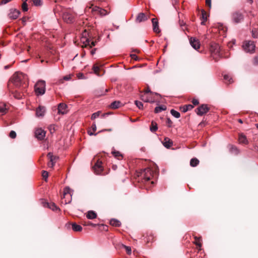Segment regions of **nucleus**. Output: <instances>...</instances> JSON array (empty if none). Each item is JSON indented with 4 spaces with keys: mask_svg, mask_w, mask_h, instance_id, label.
Here are the masks:
<instances>
[{
    "mask_svg": "<svg viewBox=\"0 0 258 258\" xmlns=\"http://www.w3.org/2000/svg\"><path fill=\"white\" fill-rule=\"evenodd\" d=\"M28 84L27 76L22 73L17 72L10 78L8 83V88L9 91H12L15 88L23 90L28 86Z\"/></svg>",
    "mask_w": 258,
    "mask_h": 258,
    "instance_id": "f257e3e1",
    "label": "nucleus"
},
{
    "mask_svg": "<svg viewBox=\"0 0 258 258\" xmlns=\"http://www.w3.org/2000/svg\"><path fill=\"white\" fill-rule=\"evenodd\" d=\"M100 41V37L97 38L93 37L91 33L85 29L82 33L81 41L84 44L82 47H88L89 49L95 46L97 42Z\"/></svg>",
    "mask_w": 258,
    "mask_h": 258,
    "instance_id": "f03ea898",
    "label": "nucleus"
},
{
    "mask_svg": "<svg viewBox=\"0 0 258 258\" xmlns=\"http://www.w3.org/2000/svg\"><path fill=\"white\" fill-rule=\"evenodd\" d=\"M154 176V171L150 168H147L141 170L139 173L138 176L141 177L142 182L146 183L150 180ZM138 181H140V178H139Z\"/></svg>",
    "mask_w": 258,
    "mask_h": 258,
    "instance_id": "7ed1b4c3",
    "label": "nucleus"
},
{
    "mask_svg": "<svg viewBox=\"0 0 258 258\" xmlns=\"http://www.w3.org/2000/svg\"><path fill=\"white\" fill-rule=\"evenodd\" d=\"M34 91L37 96L42 95L45 92V82L43 80L38 81L34 86Z\"/></svg>",
    "mask_w": 258,
    "mask_h": 258,
    "instance_id": "20e7f679",
    "label": "nucleus"
},
{
    "mask_svg": "<svg viewBox=\"0 0 258 258\" xmlns=\"http://www.w3.org/2000/svg\"><path fill=\"white\" fill-rule=\"evenodd\" d=\"M61 198L62 200H64V201H62V203H64L65 205L71 202L72 200V194L71 193V189L69 187H66L63 189V194Z\"/></svg>",
    "mask_w": 258,
    "mask_h": 258,
    "instance_id": "39448f33",
    "label": "nucleus"
},
{
    "mask_svg": "<svg viewBox=\"0 0 258 258\" xmlns=\"http://www.w3.org/2000/svg\"><path fill=\"white\" fill-rule=\"evenodd\" d=\"M244 20V16L243 14L239 11H236L232 14V20L235 24L241 23Z\"/></svg>",
    "mask_w": 258,
    "mask_h": 258,
    "instance_id": "423d86ee",
    "label": "nucleus"
},
{
    "mask_svg": "<svg viewBox=\"0 0 258 258\" xmlns=\"http://www.w3.org/2000/svg\"><path fill=\"white\" fill-rule=\"evenodd\" d=\"M75 14L70 11L67 10L63 12L62 15L63 20L67 23H71L73 22Z\"/></svg>",
    "mask_w": 258,
    "mask_h": 258,
    "instance_id": "0eeeda50",
    "label": "nucleus"
},
{
    "mask_svg": "<svg viewBox=\"0 0 258 258\" xmlns=\"http://www.w3.org/2000/svg\"><path fill=\"white\" fill-rule=\"evenodd\" d=\"M210 51L212 53L216 54L219 56H222L221 48L220 46L217 43H212L210 45Z\"/></svg>",
    "mask_w": 258,
    "mask_h": 258,
    "instance_id": "6e6552de",
    "label": "nucleus"
},
{
    "mask_svg": "<svg viewBox=\"0 0 258 258\" xmlns=\"http://www.w3.org/2000/svg\"><path fill=\"white\" fill-rule=\"evenodd\" d=\"M87 8L88 9H91V11L92 12L99 14L101 16H104L107 14V12L105 10L102 9L97 6L93 7V5H91L90 6H88Z\"/></svg>",
    "mask_w": 258,
    "mask_h": 258,
    "instance_id": "1a4fd4ad",
    "label": "nucleus"
},
{
    "mask_svg": "<svg viewBox=\"0 0 258 258\" xmlns=\"http://www.w3.org/2000/svg\"><path fill=\"white\" fill-rule=\"evenodd\" d=\"M102 162L99 159L96 160L95 165L93 167L95 173L96 174H101L103 171V167L102 166Z\"/></svg>",
    "mask_w": 258,
    "mask_h": 258,
    "instance_id": "9d476101",
    "label": "nucleus"
},
{
    "mask_svg": "<svg viewBox=\"0 0 258 258\" xmlns=\"http://www.w3.org/2000/svg\"><path fill=\"white\" fill-rule=\"evenodd\" d=\"M42 204H43L44 207H47L50 209H51L53 211H60V209L54 203H48L46 201L43 200L42 201Z\"/></svg>",
    "mask_w": 258,
    "mask_h": 258,
    "instance_id": "9b49d317",
    "label": "nucleus"
},
{
    "mask_svg": "<svg viewBox=\"0 0 258 258\" xmlns=\"http://www.w3.org/2000/svg\"><path fill=\"white\" fill-rule=\"evenodd\" d=\"M209 110V108L207 105L202 104L197 109V113L199 115H203Z\"/></svg>",
    "mask_w": 258,
    "mask_h": 258,
    "instance_id": "f8f14e48",
    "label": "nucleus"
},
{
    "mask_svg": "<svg viewBox=\"0 0 258 258\" xmlns=\"http://www.w3.org/2000/svg\"><path fill=\"white\" fill-rule=\"evenodd\" d=\"M243 47L246 52H252L254 50L255 45L253 42L249 41L243 45Z\"/></svg>",
    "mask_w": 258,
    "mask_h": 258,
    "instance_id": "ddd939ff",
    "label": "nucleus"
},
{
    "mask_svg": "<svg viewBox=\"0 0 258 258\" xmlns=\"http://www.w3.org/2000/svg\"><path fill=\"white\" fill-rule=\"evenodd\" d=\"M45 112V108L44 106H39L36 109V116L37 117H43Z\"/></svg>",
    "mask_w": 258,
    "mask_h": 258,
    "instance_id": "4468645a",
    "label": "nucleus"
},
{
    "mask_svg": "<svg viewBox=\"0 0 258 258\" xmlns=\"http://www.w3.org/2000/svg\"><path fill=\"white\" fill-rule=\"evenodd\" d=\"M20 13V12L19 10L16 9H11L10 10V13L8 14V16L9 18L11 19H16L18 17Z\"/></svg>",
    "mask_w": 258,
    "mask_h": 258,
    "instance_id": "2eb2a0df",
    "label": "nucleus"
},
{
    "mask_svg": "<svg viewBox=\"0 0 258 258\" xmlns=\"http://www.w3.org/2000/svg\"><path fill=\"white\" fill-rule=\"evenodd\" d=\"M189 42L191 46L196 50H198L200 48V43L198 39L196 38L191 37L189 40Z\"/></svg>",
    "mask_w": 258,
    "mask_h": 258,
    "instance_id": "dca6fc26",
    "label": "nucleus"
},
{
    "mask_svg": "<svg viewBox=\"0 0 258 258\" xmlns=\"http://www.w3.org/2000/svg\"><path fill=\"white\" fill-rule=\"evenodd\" d=\"M149 16H147L145 13H140L137 16L136 19V22L137 23H141L144 22L149 19Z\"/></svg>",
    "mask_w": 258,
    "mask_h": 258,
    "instance_id": "f3484780",
    "label": "nucleus"
},
{
    "mask_svg": "<svg viewBox=\"0 0 258 258\" xmlns=\"http://www.w3.org/2000/svg\"><path fill=\"white\" fill-rule=\"evenodd\" d=\"M35 137L39 140H44L45 137L46 132L44 130H36Z\"/></svg>",
    "mask_w": 258,
    "mask_h": 258,
    "instance_id": "a211bd4d",
    "label": "nucleus"
},
{
    "mask_svg": "<svg viewBox=\"0 0 258 258\" xmlns=\"http://www.w3.org/2000/svg\"><path fill=\"white\" fill-rule=\"evenodd\" d=\"M67 105L63 103H61L59 104V105L58 106V112L59 114H64L66 113L67 112Z\"/></svg>",
    "mask_w": 258,
    "mask_h": 258,
    "instance_id": "6ab92c4d",
    "label": "nucleus"
},
{
    "mask_svg": "<svg viewBox=\"0 0 258 258\" xmlns=\"http://www.w3.org/2000/svg\"><path fill=\"white\" fill-rule=\"evenodd\" d=\"M154 241V236L153 234L151 233H147V236L145 237V241L146 244H148L150 242H152Z\"/></svg>",
    "mask_w": 258,
    "mask_h": 258,
    "instance_id": "aec40b11",
    "label": "nucleus"
},
{
    "mask_svg": "<svg viewBox=\"0 0 258 258\" xmlns=\"http://www.w3.org/2000/svg\"><path fill=\"white\" fill-rule=\"evenodd\" d=\"M152 22L153 24V31L156 33H159L160 30L158 26V22L157 19L153 18L152 19Z\"/></svg>",
    "mask_w": 258,
    "mask_h": 258,
    "instance_id": "412c9836",
    "label": "nucleus"
},
{
    "mask_svg": "<svg viewBox=\"0 0 258 258\" xmlns=\"http://www.w3.org/2000/svg\"><path fill=\"white\" fill-rule=\"evenodd\" d=\"M108 114L109 113H102L101 111H98L92 114L91 116V119L94 120L96 118L99 117L100 116H101L102 117H104L106 114Z\"/></svg>",
    "mask_w": 258,
    "mask_h": 258,
    "instance_id": "4be33fe9",
    "label": "nucleus"
},
{
    "mask_svg": "<svg viewBox=\"0 0 258 258\" xmlns=\"http://www.w3.org/2000/svg\"><path fill=\"white\" fill-rule=\"evenodd\" d=\"M162 142L164 147L167 148H170L172 145V141L168 138H164V140Z\"/></svg>",
    "mask_w": 258,
    "mask_h": 258,
    "instance_id": "5701e85b",
    "label": "nucleus"
},
{
    "mask_svg": "<svg viewBox=\"0 0 258 258\" xmlns=\"http://www.w3.org/2000/svg\"><path fill=\"white\" fill-rule=\"evenodd\" d=\"M238 141L239 143L241 144H246L248 143L246 136L243 134H239Z\"/></svg>",
    "mask_w": 258,
    "mask_h": 258,
    "instance_id": "b1692460",
    "label": "nucleus"
},
{
    "mask_svg": "<svg viewBox=\"0 0 258 258\" xmlns=\"http://www.w3.org/2000/svg\"><path fill=\"white\" fill-rule=\"evenodd\" d=\"M97 216V214L93 211H89L86 214V217L89 219H95Z\"/></svg>",
    "mask_w": 258,
    "mask_h": 258,
    "instance_id": "393cba45",
    "label": "nucleus"
},
{
    "mask_svg": "<svg viewBox=\"0 0 258 258\" xmlns=\"http://www.w3.org/2000/svg\"><path fill=\"white\" fill-rule=\"evenodd\" d=\"M8 108L6 104L0 105V116L6 114Z\"/></svg>",
    "mask_w": 258,
    "mask_h": 258,
    "instance_id": "a878e982",
    "label": "nucleus"
},
{
    "mask_svg": "<svg viewBox=\"0 0 258 258\" xmlns=\"http://www.w3.org/2000/svg\"><path fill=\"white\" fill-rule=\"evenodd\" d=\"M194 108V106L191 104L185 105L180 107L181 111L185 112L188 110H191Z\"/></svg>",
    "mask_w": 258,
    "mask_h": 258,
    "instance_id": "bb28decb",
    "label": "nucleus"
},
{
    "mask_svg": "<svg viewBox=\"0 0 258 258\" xmlns=\"http://www.w3.org/2000/svg\"><path fill=\"white\" fill-rule=\"evenodd\" d=\"M70 225H72V229L74 231L79 232L82 230V227L80 225L77 224L76 223H72V224H70Z\"/></svg>",
    "mask_w": 258,
    "mask_h": 258,
    "instance_id": "cd10ccee",
    "label": "nucleus"
},
{
    "mask_svg": "<svg viewBox=\"0 0 258 258\" xmlns=\"http://www.w3.org/2000/svg\"><path fill=\"white\" fill-rule=\"evenodd\" d=\"M109 223L111 225L114 227H120L121 225V222L116 219H111L110 220Z\"/></svg>",
    "mask_w": 258,
    "mask_h": 258,
    "instance_id": "c85d7f7f",
    "label": "nucleus"
},
{
    "mask_svg": "<svg viewBox=\"0 0 258 258\" xmlns=\"http://www.w3.org/2000/svg\"><path fill=\"white\" fill-rule=\"evenodd\" d=\"M111 153L117 159L121 160L123 158V155L119 151H112Z\"/></svg>",
    "mask_w": 258,
    "mask_h": 258,
    "instance_id": "c756f323",
    "label": "nucleus"
},
{
    "mask_svg": "<svg viewBox=\"0 0 258 258\" xmlns=\"http://www.w3.org/2000/svg\"><path fill=\"white\" fill-rule=\"evenodd\" d=\"M229 151L231 153H232L234 155H237L238 154L239 151L235 146H234L233 145H229Z\"/></svg>",
    "mask_w": 258,
    "mask_h": 258,
    "instance_id": "7c9ffc66",
    "label": "nucleus"
},
{
    "mask_svg": "<svg viewBox=\"0 0 258 258\" xmlns=\"http://www.w3.org/2000/svg\"><path fill=\"white\" fill-rule=\"evenodd\" d=\"M121 102L119 101H115L111 103L110 107L112 109H116L119 107Z\"/></svg>",
    "mask_w": 258,
    "mask_h": 258,
    "instance_id": "2f4dec72",
    "label": "nucleus"
},
{
    "mask_svg": "<svg viewBox=\"0 0 258 258\" xmlns=\"http://www.w3.org/2000/svg\"><path fill=\"white\" fill-rule=\"evenodd\" d=\"M48 156L50 159V161L48 163V165L50 167H52L53 166L54 163L55 162L56 157H53L50 153L48 154Z\"/></svg>",
    "mask_w": 258,
    "mask_h": 258,
    "instance_id": "473e14b6",
    "label": "nucleus"
},
{
    "mask_svg": "<svg viewBox=\"0 0 258 258\" xmlns=\"http://www.w3.org/2000/svg\"><path fill=\"white\" fill-rule=\"evenodd\" d=\"M93 70L94 73L97 76H101L102 75V74H100V69L96 64H94L93 67Z\"/></svg>",
    "mask_w": 258,
    "mask_h": 258,
    "instance_id": "72a5a7b5",
    "label": "nucleus"
},
{
    "mask_svg": "<svg viewBox=\"0 0 258 258\" xmlns=\"http://www.w3.org/2000/svg\"><path fill=\"white\" fill-rule=\"evenodd\" d=\"M199 164V160L196 158H194L190 160V165L192 167H196Z\"/></svg>",
    "mask_w": 258,
    "mask_h": 258,
    "instance_id": "f704fd0d",
    "label": "nucleus"
},
{
    "mask_svg": "<svg viewBox=\"0 0 258 258\" xmlns=\"http://www.w3.org/2000/svg\"><path fill=\"white\" fill-rule=\"evenodd\" d=\"M13 94V96L16 99H20L22 98V95L19 93L17 90L14 91V89H12V91H10Z\"/></svg>",
    "mask_w": 258,
    "mask_h": 258,
    "instance_id": "c9c22d12",
    "label": "nucleus"
},
{
    "mask_svg": "<svg viewBox=\"0 0 258 258\" xmlns=\"http://www.w3.org/2000/svg\"><path fill=\"white\" fill-rule=\"evenodd\" d=\"M194 238L195 239V241L194 242L195 244L200 248L202 246V243L201 242V237H198L197 236H195Z\"/></svg>",
    "mask_w": 258,
    "mask_h": 258,
    "instance_id": "e433bc0d",
    "label": "nucleus"
},
{
    "mask_svg": "<svg viewBox=\"0 0 258 258\" xmlns=\"http://www.w3.org/2000/svg\"><path fill=\"white\" fill-rule=\"evenodd\" d=\"M166 109V107L164 105L156 107L155 109V113H159L162 111V110H165Z\"/></svg>",
    "mask_w": 258,
    "mask_h": 258,
    "instance_id": "4c0bfd02",
    "label": "nucleus"
},
{
    "mask_svg": "<svg viewBox=\"0 0 258 258\" xmlns=\"http://www.w3.org/2000/svg\"><path fill=\"white\" fill-rule=\"evenodd\" d=\"M121 247L124 248L125 250L126 253L128 255H130L132 253V248L130 246H126L125 245L122 244Z\"/></svg>",
    "mask_w": 258,
    "mask_h": 258,
    "instance_id": "58836bf2",
    "label": "nucleus"
},
{
    "mask_svg": "<svg viewBox=\"0 0 258 258\" xmlns=\"http://www.w3.org/2000/svg\"><path fill=\"white\" fill-rule=\"evenodd\" d=\"M201 18L203 19V21L201 22L202 25H205V22L207 20V16L206 12L204 10L202 11V17Z\"/></svg>",
    "mask_w": 258,
    "mask_h": 258,
    "instance_id": "ea45409f",
    "label": "nucleus"
},
{
    "mask_svg": "<svg viewBox=\"0 0 258 258\" xmlns=\"http://www.w3.org/2000/svg\"><path fill=\"white\" fill-rule=\"evenodd\" d=\"M43 5L42 0H33V5L36 7H40Z\"/></svg>",
    "mask_w": 258,
    "mask_h": 258,
    "instance_id": "a19ab883",
    "label": "nucleus"
},
{
    "mask_svg": "<svg viewBox=\"0 0 258 258\" xmlns=\"http://www.w3.org/2000/svg\"><path fill=\"white\" fill-rule=\"evenodd\" d=\"M170 113L173 116L177 118H179L180 116L179 112L174 109H171L170 111Z\"/></svg>",
    "mask_w": 258,
    "mask_h": 258,
    "instance_id": "79ce46f5",
    "label": "nucleus"
},
{
    "mask_svg": "<svg viewBox=\"0 0 258 258\" xmlns=\"http://www.w3.org/2000/svg\"><path fill=\"white\" fill-rule=\"evenodd\" d=\"M224 79L228 82L229 84L232 83L233 82L232 78L228 75H225L224 76Z\"/></svg>",
    "mask_w": 258,
    "mask_h": 258,
    "instance_id": "37998d69",
    "label": "nucleus"
},
{
    "mask_svg": "<svg viewBox=\"0 0 258 258\" xmlns=\"http://www.w3.org/2000/svg\"><path fill=\"white\" fill-rule=\"evenodd\" d=\"M27 1H24V2L23 3L22 5V9L24 12H26L28 11V5L26 3Z\"/></svg>",
    "mask_w": 258,
    "mask_h": 258,
    "instance_id": "c03bdc74",
    "label": "nucleus"
},
{
    "mask_svg": "<svg viewBox=\"0 0 258 258\" xmlns=\"http://www.w3.org/2000/svg\"><path fill=\"white\" fill-rule=\"evenodd\" d=\"M135 104L137 105V106L139 109H143V104L142 102L136 100V101H135Z\"/></svg>",
    "mask_w": 258,
    "mask_h": 258,
    "instance_id": "a18cd8bd",
    "label": "nucleus"
},
{
    "mask_svg": "<svg viewBox=\"0 0 258 258\" xmlns=\"http://www.w3.org/2000/svg\"><path fill=\"white\" fill-rule=\"evenodd\" d=\"M208 125H209V124H208L207 122L203 121V122H201L199 124L198 126L200 128L209 127Z\"/></svg>",
    "mask_w": 258,
    "mask_h": 258,
    "instance_id": "49530a36",
    "label": "nucleus"
},
{
    "mask_svg": "<svg viewBox=\"0 0 258 258\" xmlns=\"http://www.w3.org/2000/svg\"><path fill=\"white\" fill-rule=\"evenodd\" d=\"M150 129H158V126L156 122L152 121L150 127Z\"/></svg>",
    "mask_w": 258,
    "mask_h": 258,
    "instance_id": "de8ad7c7",
    "label": "nucleus"
},
{
    "mask_svg": "<svg viewBox=\"0 0 258 258\" xmlns=\"http://www.w3.org/2000/svg\"><path fill=\"white\" fill-rule=\"evenodd\" d=\"M42 176L43 177V178H44L45 180L46 181V179H47V178L48 177V172H47L46 171H44V170L42 171Z\"/></svg>",
    "mask_w": 258,
    "mask_h": 258,
    "instance_id": "09e8293b",
    "label": "nucleus"
},
{
    "mask_svg": "<svg viewBox=\"0 0 258 258\" xmlns=\"http://www.w3.org/2000/svg\"><path fill=\"white\" fill-rule=\"evenodd\" d=\"M141 98L142 100L145 102H154V100H150L149 98H148L147 97H145L144 95H142Z\"/></svg>",
    "mask_w": 258,
    "mask_h": 258,
    "instance_id": "8fccbe9b",
    "label": "nucleus"
},
{
    "mask_svg": "<svg viewBox=\"0 0 258 258\" xmlns=\"http://www.w3.org/2000/svg\"><path fill=\"white\" fill-rule=\"evenodd\" d=\"M9 136L10 138L12 139H14L16 137V133L15 131L12 130L9 134Z\"/></svg>",
    "mask_w": 258,
    "mask_h": 258,
    "instance_id": "3c124183",
    "label": "nucleus"
},
{
    "mask_svg": "<svg viewBox=\"0 0 258 258\" xmlns=\"http://www.w3.org/2000/svg\"><path fill=\"white\" fill-rule=\"evenodd\" d=\"M96 130H87V133L90 136H92L93 135H96L97 134H98L99 132H98L97 133H95V131Z\"/></svg>",
    "mask_w": 258,
    "mask_h": 258,
    "instance_id": "603ef678",
    "label": "nucleus"
},
{
    "mask_svg": "<svg viewBox=\"0 0 258 258\" xmlns=\"http://www.w3.org/2000/svg\"><path fill=\"white\" fill-rule=\"evenodd\" d=\"M211 1L212 0H206V5L209 7V9L211 8Z\"/></svg>",
    "mask_w": 258,
    "mask_h": 258,
    "instance_id": "864d4df0",
    "label": "nucleus"
},
{
    "mask_svg": "<svg viewBox=\"0 0 258 258\" xmlns=\"http://www.w3.org/2000/svg\"><path fill=\"white\" fill-rule=\"evenodd\" d=\"M166 123L167 124L168 127H172V122L169 118H167L166 120Z\"/></svg>",
    "mask_w": 258,
    "mask_h": 258,
    "instance_id": "5fc2aeb1",
    "label": "nucleus"
},
{
    "mask_svg": "<svg viewBox=\"0 0 258 258\" xmlns=\"http://www.w3.org/2000/svg\"><path fill=\"white\" fill-rule=\"evenodd\" d=\"M144 92L145 93H150L151 94H153L154 93H153L151 91L150 88L149 87H148L145 91H144Z\"/></svg>",
    "mask_w": 258,
    "mask_h": 258,
    "instance_id": "6e6d98bb",
    "label": "nucleus"
},
{
    "mask_svg": "<svg viewBox=\"0 0 258 258\" xmlns=\"http://www.w3.org/2000/svg\"><path fill=\"white\" fill-rule=\"evenodd\" d=\"M192 103L194 105H197L199 104V101L197 99H194L192 101Z\"/></svg>",
    "mask_w": 258,
    "mask_h": 258,
    "instance_id": "4d7b16f0",
    "label": "nucleus"
},
{
    "mask_svg": "<svg viewBox=\"0 0 258 258\" xmlns=\"http://www.w3.org/2000/svg\"><path fill=\"white\" fill-rule=\"evenodd\" d=\"M131 57H132V59H135V60H137V58H138V57L135 54H131Z\"/></svg>",
    "mask_w": 258,
    "mask_h": 258,
    "instance_id": "13d9d810",
    "label": "nucleus"
},
{
    "mask_svg": "<svg viewBox=\"0 0 258 258\" xmlns=\"http://www.w3.org/2000/svg\"><path fill=\"white\" fill-rule=\"evenodd\" d=\"M86 225L92 226L93 227H95L97 225L96 224H93L91 222H88Z\"/></svg>",
    "mask_w": 258,
    "mask_h": 258,
    "instance_id": "bf43d9fd",
    "label": "nucleus"
},
{
    "mask_svg": "<svg viewBox=\"0 0 258 258\" xmlns=\"http://www.w3.org/2000/svg\"><path fill=\"white\" fill-rule=\"evenodd\" d=\"M96 50H97L96 48H94V49H92L91 52H90L91 54L92 55H94L95 53V52H96Z\"/></svg>",
    "mask_w": 258,
    "mask_h": 258,
    "instance_id": "052dcab7",
    "label": "nucleus"
},
{
    "mask_svg": "<svg viewBox=\"0 0 258 258\" xmlns=\"http://www.w3.org/2000/svg\"><path fill=\"white\" fill-rule=\"evenodd\" d=\"M254 63L258 64V56L255 57Z\"/></svg>",
    "mask_w": 258,
    "mask_h": 258,
    "instance_id": "680f3d73",
    "label": "nucleus"
},
{
    "mask_svg": "<svg viewBox=\"0 0 258 258\" xmlns=\"http://www.w3.org/2000/svg\"><path fill=\"white\" fill-rule=\"evenodd\" d=\"M39 58H40V56H39V54L37 55L36 56V58H35V59H37V60H38V59H39Z\"/></svg>",
    "mask_w": 258,
    "mask_h": 258,
    "instance_id": "e2e57ef3",
    "label": "nucleus"
},
{
    "mask_svg": "<svg viewBox=\"0 0 258 258\" xmlns=\"http://www.w3.org/2000/svg\"><path fill=\"white\" fill-rule=\"evenodd\" d=\"M238 121L239 123H243V121H242V120L241 119H238Z\"/></svg>",
    "mask_w": 258,
    "mask_h": 258,
    "instance_id": "0e129e2a",
    "label": "nucleus"
},
{
    "mask_svg": "<svg viewBox=\"0 0 258 258\" xmlns=\"http://www.w3.org/2000/svg\"><path fill=\"white\" fill-rule=\"evenodd\" d=\"M96 125L93 124L92 125V129H96Z\"/></svg>",
    "mask_w": 258,
    "mask_h": 258,
    "instance_id": "69168bd1",
    "label": "nucleus"
},
{
    "mask_svg": "<svg viewBox=\"0 0 258 258\" xmlns=\"http://www.w3.org/2000/svg\"><path fill=\"white\" fill-rule=\"evenodd\" d=\"M30 49H31V47H30V46H28V48H27V51H28V52H29V51H30Z\"/></svg>",
    "mask_w": 258,
    "mask_h": 258,
    "instance_id": "338daca9",
    "label": "nucleus"
},
{
    "mask_svg": "<svg viewBox=\"0 0 258 258\" xmlns=\"http://www.w3.org/2000/svg\"><path fill=\"white\" fill-rule=\"evenodd\" d=\"M247 2L250 4H252L253 3V0H247Z\"/></svg>",
    "mask_w": 258,
    "mask_h": 258,
    "instance_id": "774afa93",
    "label": "nucleus"
}]
</instances>
